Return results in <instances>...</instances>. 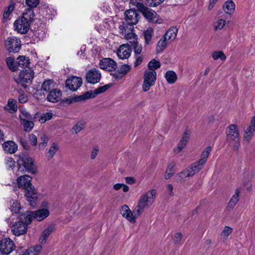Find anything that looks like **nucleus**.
<instances>
[{
	"mask_svg": "<svg viewBox=\"0 0 255 255\" xmlns=\"http://www.w3.org/2000/svg\"><path fill=\"white\" fill-rule=\"evenodd\" d=\"M61 92L59 90H52L47 95V100L50 102L55 103L60 101L61 99Z\"/></svg>",
	"mask_w": 255,
	"mask_h": 255,
	"instance_id": "393cba45",
	"label": "nucleus"
},
{
	"mask_svg": "<svg viewBox=\"0 0 255 255\" xmlns=\"http://www.w3.org/2000/svg\"><path fill=\"white\" fill-rule=\"evenodd\" d=\"M111 86L109 85H105L96 89L94 93L92 92L88 91L82 95L72 97L70 99V102L82 101L91 98H94L96 95L104 93Z\"/></svg>",
	"mask_w": 255,
	"mask_h": 255,
	"instance_id": "423d86ee",
	"label": "nucleus"
},
{
	"mask_svg": "<svg viewBox=\"0 0 255 255\" xmlns=\"http://www.w3.org/2000/svg\"><path fill=\"white\" fill-rule=\"evenodd\" d=\"M236 5L232 0H227L224 4L223 8L226 13L232 14L235 10Z\"/></svg>",
	"mask_w": 255,
	"mask_h": 255,
	"instance_id": "7c9ffc66",
	"label": "nucleus"
},
{
	"mask_svg": "<svg viewBox=\"0 0 255 255\" xmlns=\"http://www.w3.org/2000/svg\"><path fill=\"white\" fill-rule=\"evenodd\" d=\"M19 117L21 120V122L26 120H29L31 118V115L28 113L25 109H21L19 110Z\"/></svg>",
	"mask_w": 255,
	"mask_h": 255,
	"instance_id": "4d7b16f0",
	"label": "nucleus"
},
{
	"mask_svg": "<svg viewBox=\"0 0 255 255\" xmlns=\"http://www.w3.org/2000/svg\"><path fill=\"white\" fill-rule=\"evenodd\" d=\"M59 145L56 143H53L46 153V157L48 160L51 159L59 149Z\"/></svg>",
	"mask_w": 255,
	"mask_h": 255,
	"instance_id": "c9c22d12",
	"label": "nucleus"
},
{
	"mask_svg": "<svg viewBox=\"0 0 255 255\" xmlns=\"http://www.w3.org/2000/svg\"><path fill=\"white\" fill-rule=\"evenodd\" d=\"M5 62L8 68L11 71H16L18 70L16 62H14L13 58L11 57H8L6 59Z\"/></svg>",
	"mask_w": 255,
	"mask_h": 255,
	"instance_id": "c03bdc74",
	"label": "nucleus"
},
{
	"mask_svg": "<svg viewBox=\"0 0 255 255\" xmlns=\"http://www.w3.org/2000/svg\"><path fill=\"white\" fill-rule=\"evenodd\" d=\"M233 228L229 226H225L221 233V238L224 241L228 239L229 236L232 233Z\"/></svg>",
	"mask_w": 255,
	"mask_h": 255,
	"instance_id": "49530a36",
	"label": "nucleus"
},
{
	"mask_svg": "<svg viewBox=\"0 0 255 255\" xmlns=\"http://www.w3.org/2000/svg\"><path fill=\"white\" fill-rule=\"evenodd\" d=\"M226 21L223 19H218L214 24V29L216 30H221L225 26Z\"/></svg>",
	"mask_w": 255,
	"mask_h": 255,
	"instance_id": "864d4df0",
	"label": "nucleus"
},
{
	"mask_svg": "<svg viewBox=\"0 0 255 255\" xmlns=\"http://www.w3.org/2000/svg\"><path fill=\"white\" fill-rule=\"evenodd\" d=\"M34 76V72L31 68L24 69L20 71L16 82L26 88L31 84Z\"/></svg>",
	"mask_w": 255,
	"mask_h": 255,
	"instance_id": "39448f33",
	"label": "nucleus"
},
{
	"mask_svg": "<svg viewBox=\"0 0 255 255\" xmlns=\"http://www.w3.org/2000/svg\"><path fill=\"white\" fill-rule=\"evenodd\" d=\"M4 109L10 113H13L16 112L17 110L16 101L12 99H9L7 105L4 107Z\"/></svg>",
	"mask_w": 255,
	"mask_h": 255,
	"instance_id": "473e14b6",
	"label": "nucleus"
},
{
	"mask_svg": "<svg viewBox=\"0 0 255 255\" xmlns=\"http://www.w3.org/2000/svg\"><path fill=\"white\" fill-rule=\"evenodd\" d=\"M254 132H255V130H253V128L249 127L245 131L244 135V139L248 141H250Z\"/></svg>",
	"mask_w": 255,
	"mask_h": 255,
	"instance_id": "13d9d810",
	"label": "nucleus"
},
{
	"mask_svg": "<svg viewBox=\"0 0 255 255\" xmlns=\"http://www.w3.org/2000/svg\"><path fill=\"white\" fill-rule=\"evenodd\" d=\"M54 86L53 82L51 80L45 81L42 85L41 90L48 91L53 88Z\"/></svg>",
	"mask_w": 255,
	"mask_h": 255,
	"instance_id": "de8ad7c7",
	"label": "nucleus"
},
{
	"mask_svg": "<svg viewBox=\"0 0 255 255\" xmlns=\"http://www.w3.org/2000/svg\"><path fill=\"white\" fill-rule=\"evenodd\" d=\"M34 212L35 220L38 222L42 221L48 217L50 214V212L48 208H42L34 211Z\"/></svg>",
	"mask_w": 255,
	"mask_h": 255,
	"instance_id": "4be33fe9",
	"label": "nucleus"
},
{
	"mask_svg": "<svg viewBox=\"0 0 255 255\" xmlns=\"http://www.w3.org/2000/svg\"><path fill=\"white\" fill-rule=\"evenodd\" d=\"M100 150V148L98 146H95L93 147L91 153V158L92 159H94L97 155H98Z\"/></svg>",
	"mask_w": 255,
	"mask_h": 255,
	"instance_id": "e2e57ef3",
	"label": "nucleus"
},
{
	"mask_svg": "<svg viewBox=\"0 0 255 255\" xmlns=\"http://www.w3.org/2000/svg\"><path fill=\"white\" fill-rule=\"evenodd\" d=\"M212 57L215 60L220 59L221 61H225L226 59V56L223 52L221 51H215L212 53Z\"/></svg>",
	"mask_w": 255,
	"mask_h": 255,
	"instance_id": "a18cd8bd",
	"label": "nucleus"
},
{
	"mask_svg": "<svg viewBox=\"0 0 255 255\" xmlns=\"http://www.w3.org/2000/svg\"><path fill=\"white\" fill-rule=\"evenodd\" d=\"M15 249L13 241L9 238L0 241V255H7Z\"/></svg>",
	"mask_w": 255,
	"mask_h": 255,
	"instance_id": "9d476101",
	"label": "nucleus"
},
{
	"mask_svg": "<svg viewBox=\"0 0 255 255\" xmlns=\"http://www.w3.org/2000/svg\"><path fill=\"white\" fill-rule=\"evenodd\" d=\"M54 231V227L53 226H49L46 229H45L41 233L39 241L41 244H45L48 237Z\"/></svg>",
	"mask_w": 255,
	"mask_h": 255,
	"instance_id": "b1692460",
	"label": "nucleus"
},
{
	"mask_svg": "<svg viewBox=\"0 0 255 255\" xmlns=\"http://www.w3.org/2000/svg\"><path fill=\"white\" fill-rule=\"evenodd\" d=\"M131 53V49L128 45H122L117 50V54L118 57L121 59L128 58Z\"/></svg>",
	"mask_w": 255,
	"mask_h": 255,
	"instance_id": "412c9836",
	"label": "nucleus"
},
{
	"mask_svg": "<svg viewBox=\"0 0 255 255\" xmlns=\"http://www.w3.org/2000/svg\"><path fill=\"white\" fill-rule=\"evenodd\" d=\"M193 176L190 171L186 168L183 171L180 172L176 175L177 182H184L188 179V178Z\"/></svg>",
	"mask_w": 255,
	"mask_h": 255,
	"instance_id": "2f4dec72",
	"label": "nucleus"
},
{
	"mask_svg": "<svg viewBox=\"0 0 255 255\" xmlns=\"http://www.w3.org/2000/svg\"><path fill=\"white\" fill-rule=\"evenodd\" d=\"M5 46L10 52H17L21 47V41L16 37H8L5 41Z\"/></svg>",
	"mask_w": 255,
	"mask_h": 255,
	"instance_id": "f8f14e48",
	"label": "nucleus"
},
{
	"mask_svg": "<svg viewBox=\"0 0 255 255\" xmlns=\"http://www.w3.org/2000/svg\"><path fill=\"white\" fill-rule=\"evenodd\" d=\"M140 10L144 17L149 22L161 23L162 20L159 18L158 15L152 9L143 6Z\"/></svg>",
	"mask_w": 255,
	"mask_h": 255,
	"instance_id": "4468645a",
	"label": "nucleus"
},
{
	"mask_svg": "<svg viewBox=\"0 0 255 255\" xmlns=\"http://www.w3.org/2000/svg\"><path fill=\"white\" fill-rule=\"evenodd\" d=\"M2 147L5 152L10 154L15 153L17 149L16 144L12 141L4 142L2 144Z\"/></svg>",
	"mask_w": 255,
	"mask_h": 255,
	"instance_id": "a878e982",
	"label": "nucleus"
},
{
	"mask_svg": "<svg viewBox=\"0 0 255 255\" xmlns=\"http://www.w3.org/2000/svg\"><path fill=\"white\" fill-rule=\"evenodd\" d=\"M33 10L27 9L13 23L14 29L20 34H25L29 29L30 24L34 19Z\"/></svg>",
	"mask_w": 255,
	"mask_h": 255,
	"instance_id": "f257e3e1",
	"label": "nucleus"
},
{
	"mask_svg": "<svg viewBox=\"0 0 255 255\" xmlns=\"http://www.w3.org/2000/svg\"><path fill=\"white\" fill-rule=\"evenodd\" d=\"M113 189L116 191L122 189L124 192H127L129 191V187L123 183H117L113 186Z\"/></svg>",
	"mask_w": 255,
	"mask_h": 255,
	"instance_id": "5fc2aeb1",
	"label": "nucleus"
},
{
	"mask_svg": "<svg viewBox=\"0 0 255 255\" xmlns=\"http://www.w3.org/2000/svg\"><path fill=\"white\" fill-rule=\"evenodd\" d=\"M21 124L23 126L24 130L26 132L31 130L34 126L33 123L27 120L21 121Z\"/></svg>",
	"mask_w": 255,
	"mask_h": 255,
	"instance_id": "3c124183",
	"label": "nucleus"
},
{
	"mask_svg": "<svg viewBox=\"0 0 255 255\" xmlns=\"http://www.w3.org/2000/svg\"><path fill=\"white\" fill-rule=\"evenodd\" d=\"M101 78V74L100 71L93 68L89 70L86 74V79L87 82L91 84H96L100 82Z\"/></svg>",
	"mask_w": 255,
	"mask_h": 255,
	"instance_id": "f3484780",
	"label": "nucleus"
},
{
	"mask_svg": "<svg viewBox=\"0 0 255 255\" xmlns=\"http://www.w3.org/2000/svg\"><path fill=\"white\" fill-rule=\"evenodd\" d=\"M32 177L28 175L20 176L16 180V184L19 188L29 191L33 194H35V188L31 183Z\"/></svg>",
	"mask_w": 255,
	"mask_h": 255,
	"instance_id": "6e6552de",
	"label": "nucleus"
},
{
	"mask_svg": "<svg viewBox=\"0 0 255 255\" xmlns=\"http://www.w3.org/2000/svg\"><path fill=\"white\" fill-rule=\"evenodd\" d=\"M48 141V138L45 135H43L41 137V142L38 144V148L39 149H44L47 146Z\"/></svg>",
	"mask_w": 255,
	"mask_h": 255,
	"instance_id": "bf43d9fd",
	"label": "nucleus"
},
{
	"mask_svg": "<svg viewBox=\"0 0 255 255\" xmlns=\"http://www.w3.org/2000/svg\"><path fill=\"white\" fill-rule=\"evenodd\" d=\"M240 191L236 189L235 194L233 195L228 204V208L233 209L239 201Z\"/></svg>",
	"mask_w": 255,
	"mask_h": 255,
	"instance_id": "58836bf2",
	"label": "nucleus"
},
{
	"mask_svg": "<svg viewBox=\"0 0 255 255\" xmlns=\"http://www.w3.org/2000/svg\"><path fill=\"white\" fill-rule=\"evenodd\" d=\"M25 2L28 6L30 7H35L38 5L39 0H26Z\"/></svg>",
	"mask_w": 255,
	"mask_h": 255,
	"instance_id": "680f3d73",
	"label": "nucleus"
},
{
	"mask_svg": "<svg viewBox=\"0 0 255 255\" xmlns=\"http://www.w3.org/2000/svg\"><path fill=\"white\" fill-rule=\"evenodd\" d=\"M83 83L81 78L72 76L66 81V86L71 91H76L82 85Z\"/></svg>",
	"mask_w": 255,
	"mask_h": 255,
	"instance_id": "a211bd4d",
	"label": "nucleus"
},
{
	"mask_svg": "<svg viewBox=\"0 0 255 255\" xmlns=\"http://www.w3.org/2000/svg\"><path fill=\"white\" fill-rule=\"evenodd\" d=\"M42 246L36 245L29 248L27 250H23L20 253H17V255H37L41 251Z\"/></svg>",
	"mask_w": 255,
	"mask_h": 255,
	"instance_id": "5701e85b",
	"label": "nucleus"
},
{
	"mask_svg": "<svg viewBox=\"0 0 255 255\" xmlns=\"http://www.w3.org/2000/svg\"><path fill=\"white\" fill-rule=\"evenodd\" d=\"M119 29L120 33L126 39L135 42L137 39V35L134 32L133 25L123 22L119 25Z\"/></svg>",
	"mask_w": 255,
	"mask_h": 255,
	"instance_id": "0eeeda50",
	"label": "nucleus"
},
{
	"mask_svg": "<svg viewBox=\"0 0 255 255\" xmlns=\"http://www.w3.org/2000/svg\"><path fill=\"white\" fill-rule=\"evenodd\" d=\"M130 42L132 44L134 54L136 55H139L142 51V46L141 45L138 44L137 42V39H136L135 42L132 40L130 41Z\"/></svg>",
	"mask_w": 255,
	"mask_h": 255,
	"instance_id": "603ef678",
	"label": "nucleus"
},
{
	"mask_svg": "<svg viewBox=\"0 0 255 255\" xmlns=\"http://www.w3.org/2000/svg\"><path fill=\"white\" fill-rule=\"evenodd\" d=\"M129 3L132 6H135L139 10H140L141 8L144 6L142 3L137 1L136 0H130Z\"/></svg>",
	"mask_w": 255,
	"mask_h": 255,
	"instance_id": "338daca9",
	"label": "nucleus"
},
{
	"mask_svg": "<svg viewBox=\"0 0 255 255\" xmlns=\"http://www.w3.org/2000/svg\"><path fill=\"white\" fill-rule=\"evenodd\" d=\"M164 0H147L148 4L152 7L156 6L160 4Z\"/></svg>",
	"mask_w": 255,
	"mask_h": 255,
	"instance_id": "0e129e2a",
	"label": "nucleus"
},
{
	"mask_svg": "<svg viewBox=\"0 0 255 255\" xmlns=\"http://www.w3.org/2000/svg\"><path fill=\"white\" fill-rule=\"evenodd\" d=\"M27 226L22 221V218L14 222L11 227V232L15 236H20L26 233Z\"/></svg>",
	"mask_w": 255,
	"mask_h": 255,
	"instance_id": "ddd939ff",
	"label": "nucleus"
},
{
	"mask_svg": "<svg viewBox=\"0 0 255 255\" xmlns=\"http://www.w3.org/2000/svg\"><path fill=\"white\" fill-rule=\"evenodd\" d=\"M22 218V220L24 221L23 222L26 224V225L28 226V225L31 224L33 220H35L34 211H26L24 212L23 211Z\"/></svg>",
	"mask_w": 255,
	"mask_h": 255,
	"instance_id": "cd10ccee",
	"label": "nucleus"
},
{
	"mask_svg": "<svg viewBox=\"0 0 255 255\" xmlns=\"http://www.w3.org/2000/svg\"><path fill=\"white\" fill-rule=\"evenodd\" d=\"M175 163L171 162L168 164L166 168L164 178L165 179H170L175 173Z\"/></svg>",
	"mask_w": 255,
	"mask_h": 255,
	"instance_id": "a19ab883",
	"label": "nucleus"
},
{
	"mask_svg": "<svg viewBox=\"0 0 255 255\" xmlns=\"http://www.w3.org/2000/svg\"><path fill=\"white\" fill-rule=\"evenodd\" d=\"M9 209L12 216H15L18 219H21L22 215L23 209L20 204L17 200H12L10 202Z\"/></svg>",
	"mask_w": 255,
	"mask_h": 255,
	"instance_id": "6ab92c4d",
	"label": "nucleus"
},
{
	"mask_svg": "<svg viewBox=\"0 0 255 255\" xmlns=\"http://www.w3.org/2000/svg\"><path fill=\"white\" fill-rule=\"evenodd\" d=\"M135 211V208L133 212L131 211L129 207L127 205H123L120 209V214L129 222L134 224L136 222V218L140 215H137Z\"/></svg>",
	"mask_w": 255,
	"mask_h": 255,
	"instance_id": "9b49d317",
	"label": "nucleus"
},
{
	"mask_svg": "<svg viewBox=\"0 0 255 255\" xmlns=\"http://www.w3.org/2000/svg\"><path fill=\"white\" fill-rule=\"evenodd\" d=\"M17 163L19 170L22 167L29 173L33 174L36 173L37 167L34 163L33 159L31 157L24 154L19 155L18 156Z\"/></svg>",
	"mask_w": 255,
	"mask_h": 255,
	"instance_id": "20e7f679",
	"label": "nucleus"
},
{
	"mask_svg": "<svg viewBox=\"0 0 255 255\" xmlns=\"http://www.w3.org/2000/svg\"><path fill=\"white\" fill-rule=\"evenodd\" d=\"M168 43L169 42L162 36L157 42L156 48L157 52H162L166 48Z\"/></svg>",
	"mask_w": 255,
	"mask_h": 255,
	"instance_id": "ea45409f",
	"label": "nucleus"
},
{
	"mask_svg": "<svg viewBox=\"0 0 255 255\" xmlns=\"http://www.w3.org/2000/svg\"><path fill=\"white\" fill-rule=\"evenodd\" d=\"M164 77L167 82L169 84H174L177 80V74L172 70L167 71L164 75Z\"/></svg>",
	"mask_w": 255,
	"mask_h": 255,
	"instance_id": "f704fd0d",
	"label": "nucleus"
},
{
	"mask_svg": "<svg viewBox=\"0 0 255 255\" xmlns=\"http://www.w3.org/2000/svg\"><path fill=\"white\" fill-rule=\"evenodd\" d=\"M16 64L17 67L24 68L26 69L29 68L28 66L29 64V59L24 56H20L16 59Z\"/></svg>",
	"mask_w": 255,
	"mask_h": 255,
	"instance_id": "e433bc0d",
	"label": "nucleus"
},
{
	"mask_svg": "<svg viewBox=\"0 0 255 255\" xmlns=\"http://www.w3.org/2000/svg\"><path fill=\"white\" fill-rule=\"evenodd\" d=\"M100 67L103 70L112 71L117 68V63L111 58H105L100 61Z\"/></svg>",
	"mask_w": 255,
	"mask_h": 255,
	"instance_id": "aec40b11",
	"label": "nucleus"
},
{
	"mask_svg": "<svg viewBox=\"0 0 255 255\" xmlns=\"http://www.w3.org/2000/svg\"><path fill=\"white\" fill-rule=\"evenodd\" d=\"M212 147L211 146H208L202 152L200 156V158L199 160L201 161L202 163L205 164L207 160V158L211 152Z\"/></svg>",
	"mask_w": 255,
	"mask_h": 255,
	"instance_id": "79ce46f5",
	"label": "nucleus"
},
{
	"mask_svg": "<svg viewBox=\"0 0 255 255\" xmlns=\"http://www.w3.org/2000/svg\"><path fill=\"white\" fill-rule=\"evenodd\" d=\"M182 235L180 233L175 234L173 237V241L175 244H179L181 240Z\"/></svg>",
	"mask_w": 255,
	"mask_h": 255,
	"instance_id": "774afa93",
	"label": "nucleus"
},
{
	"mask_svg": "<svg viewBox=\"0 0 255 255\" xmlns=\"http://www.w3.org/2000/svg\"><path fill=\"white\" fill-rule=\"evenodd\" d=\"M205 164L202 163L199 160L194 163L192 164L187 168L190 171V173L193 176L196 173H198L200 170L202 169Z\"/></svg>",
	"mask_w": 255,
	"mask_h": 255,
	"instance_id": "c756f323",
	"label": "nucleus"
},
{
	"mask_svg": "<svg viewBox=\"0 0 255 255\" xmlns=\"http://www.w3.org/2000/svg\"><path fill=\"white\" fill-rule=\"evenodd\" d=\"M15 7V3L11 2L7 7L4 9L3 14V22H6L8 20L11 18V15Z\"/></svg>",
	"mask_w": 255,
	"mask_h": 255,
	"instance_id": "c85d7f7f",
	"label": "nucleus"
},
{
	"mask_svg": "<svg viewBox=\"0 0 255 255\" xmlns=\"http://www.w3.org/2000/svg\"><path fill=\"white\" fill-rule=\"evenodd\" d=\"M191 134V131L190 129H186L185 130L177 146L175 147L173 149L175 153H179L186 147Z\"/></svg>",
	"mask_w": 255,
	"mask_h": 255,
	"instance_id": "2eb2a0df",
	"label": "nucleus"
},
{
	"mask_svg": "<svg viewBox=\"0 0 255 255\" xmlns=\"http://www.w3.org/2000/svg\"><path fill=\"white\" fill-rule=\"evenodd\" d=\"M156 190L152 189L141 195L135 207V212L137 215H141L145 208H149L152 205L156 198Z\"/></svg>",
	"mask_w": 255,
	"mask_h": 255,
	"instance_id": "f03ea898",
	"label": "nucleus"
},
{
	"mask_svg": "<svg viewBox=\"0 0 255 255\" xmlns=\"http://www.w3.org/2000/svg\"><path fill=\"white\" fill-rule=\"evenodd\" d=\"M5 163L7 169H12L15 166V161L11 157H6Z\"/></svg>",
	"mask_w": 255,
	"mask_h": 255,
	"instance_id": "6e6d98bb",
	"label": "nucleus"
},
{
	"mask_svg": "<svg viewBox=\"0 0 255 255\" xmlns=\"http://www.w3.org/2000/svg\"><path fill=\"white\" fill-rule=\"evenodd\" d=\"M85 125V123L84 121H79L72 128V132L74 134H77L84 128Z\"/></svg>",
	"mask_w": 255,
	"mask_h": 255,
	"instance_id": "37998d69",
	"label": "nucleus"
},
{
	"mask_svg": "<svg viewBox=\"0 0 255 255\" xmlns=\"http://www.w3.org/2000/svg\"><path fill=\"white\" fill-rule=\"evenodd\" d=\"M156 80V72L155 71L145 70L143 75V82L142 85L143 91H148L150 88L155 84Z\"/></svg>",
	"mask_w": 255,
	"mask_h": 255,
	"instance_id": "1a4fd4ad",
	"label": "nucleus"
},
{
	"mask_svg": "<svg viewBox=\"0 0 255 255\" xmlns=\"http://www.w3.org/2000/svg\"><path fill=\"white\" fill-rule=\"evenodd\" d=\"M160 67V62L155 59H152L148 64V67L149 71H155V69L159 68Z\"/></svg>",
	"mask_w": 255,
	"mask_h": 255,
	"instance_id": "09e8293b",
	"label": "nucleus"
},
{
	"mask_svg": "<svg viewBox=\"0 0 255 255\" xmlns=\"http://www.w3.org/2000/svg\"><path fill=\"white\" fill-rule=\"evenodd\" d=\"M125 17L127 23L134 25L136 24L138 21L139 14L137 10L132 8L125 11Z\"/></svg>",
	"mask_w": 255,
	"mask_h": 255,
	"instance_id": "dca6fc26",
	"label": "nucleus"
},
{
	"mask_svg": "<svg viewBox=\"0 0 255 255\" xmlns=\"http://www.w3.org/2000/svg\"><path fill=\"white\" fill-rule=\"evenodd\" d=\"M52 118V114L50 113H46L42 114L39 119V122L41 123H44L45 122L50 120Z\"/></svg>",
	"mask_w": 255,
	"mask_h": 255,
	"instance_id": "052dcab7",
	"label": "nucleus"
},
{
	"mask_svg": "<svg viewBox=\"0 0 255 255\" xmlns=\"http://www.w3.org/2000/svg\"><path fill=\"white\" fill-rule=\"evenodd\" d=\"M177 32L178 29L176 27H171L167 30L163 37L169 42H171L176 38Z\"/></svg>",
	"mask_w": 255,
	"mask_h": 255,
	"instance_id": "bb28decb",
	"label": "nucleus"
},
{
	"mask_svg": "<svg viewBox=\"0 0 255 255\" xmlns=\"http://www.w3.org/2000/svg\"><path fill=\"white\" fill-rule=\"evenodd\" d=\"M131 69L130 66L128 64L122 65L117 71V78H121L125 76Z\"/></svg>",
	"mask_w": 255,
	"mask_h": 255,
	"instance_id": "4c0bfd02",
	"label": "nucleus"
},
{
	"mask_svg": "<svg viewBox=\"0 0 255 255\" xmlns=\"http://www.w3.org/2000/svg\"><path fill=\"white\" fill-rule=\"evenodd\" d=\"M153 32L152 29L149 27L144 32L145 42L147 44L149 43L151 40Z\"/></svg>",
	"mask_w": 255,
	"mask_h": 255,
	"instance_id": "8fccbe9b",
	"label": "nucleus"
},
{
	"mask_svg": "<svg viewBox=\"0 0 255 255\" xmlns=\"http://www.w3.org/2000/svg\"><path fill=\"white\" fill-rule=\"evenodd\" d=\"M226 140L227 142L237 149L240 145V133L238 126L232 124L228 126L226 129Z\"/></svg>",
	"mask_w": 255,
	"mask_h": 255,
	"instance_id": "7ed1b4c3",
	"label": "nucleus"
},
{
	"mask_svg": "<svg viewBox=\"0 0 255 255\" xmlns=\"http://www.w3.org/2000/svg\"><path fill=\"white\" fill-rule=\"evenodd\" d=\"M37 194V191L35 190V194H33L30 192L29 191H26V197L27 201L29 202V205L33 207L36 206L37 202V197L36 196Z\"/></svg>",
	"mask_w": 255,
	"mask_h": 255,
	"instance_id": "72a5a7b5",
	"label": "nucleus"
},
{
	"mask_svg": "<svg viewBox=\"0 0 255 255\" xmlns=\"http://www.w3.org/2000/svg\"><path fill=\"white\" fill-rule=\"evenodd\" d=\"M166 191L170 196H173L174 195L173 192V186L171 184H168L166 185Z\"/></svg>",
	"mask_w": 255,
	"mask_h": 255,
	"instance_id": "69168bd1",
	"label": "nucleus"
}]
</instances>
